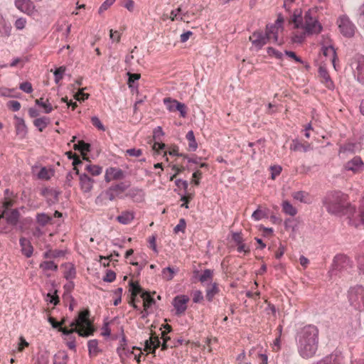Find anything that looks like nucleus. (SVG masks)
Masks as SVG:
<instances>
[{"mask_svg":"<svg viewBox=\"0 0 364 364\" xmlns=\"http://www.w3.org/2000/svg\"><path fill=\"white\" fill-rule=\"evenodd\" d=\"M19 88L26 93H31L33 92L32 85L29 82H24L21 83Z\"/></svg>","mask_w":364,"mask_h":364,"instance_id":"57","label":"nucleus"},{"mask_svg":"<svg viewBox=\"0 0 364 364\" xmlns=\"http://www.w3.org/2000/svg\"><path fill=\"white\" fill-rule=\"evenodd\" d=\"M206 294L205 297L209 301H211L214 296L218 294L219 287L217 283H210L209 284L205 290Z\"/></svg>","mask_w":364,"mask_h":364,"instance_id":"29","label":"nucleus"},{"mask_svg":"<svg viewBox=\"0 0 364 364\" xmlns=\"http://www.w3.org/2000/svg\"><path fill=\"white\" fill-rule=\"evenodd\" d=\"M161 346V341L158 336L151 334L149 340L145 341L144 350L152 349L151 353H155L156 349Z\"/></svg>","mask_w":364,"mask_h":364,"instance_id":"24","label":"nucleus"},{"mask_svg":"<svg viewBox=\"0 0 364 364\" xmlns=\"http://www.w3.org/2000/svg\"><path fill=\"white\" fill-rule=\"evenodd\" d=\"M333 267L338 271L348 270L352 267V262L345 255H338L333 259Z\"/></svg>","mask_w":364,"mask_h":364,"instance_id":"14","label":"nucleus"},{"mask_svg":"<svg viewBox=\"0 0 364 364\" xmlns=\"http://www.w3.org/2000/svg\"><path fill=\"white\" fill-rule=\"evenodd\" d=\"M321 48L334 47L331 39L327 36H322L320 41Z\"/></svg>","mask_w":364,"mask_h":364,"instance_id":"47","label":"nucleus"},{"mask_svg":"<svg viewBox=\"0 0 364 364\" xmlns=\"http://www.w3.org/2000/svg\"><path fill=\"white\" fill-rule=\"evenodd\" d=\"M271 170V178L274 180L277 176H278L282 171V167L278 165H274L270 167Z\"/></svg>","mask_w":364,"mask_h":364,"instance_id":"55","label":"nucleus"},{"mask_svg":"<svg viewBox=\"0 0 364 364\" xmlns=\"http://www.w3.org/2000/svg\"><path fill=\"white\" fill-rule=\"evenodd\" d=\"M90 147V145L87 143H85L83 141H78V143L77 144L74 145L75 149H77V150L80 151L82 154H84V153L85 151H89Z\"/></svg>","mask_w":364,"mask_h":364,"instance_id":"43","label":"nucleus"},{"mask_svg":"<svg viewBox=\"0 0 364 364\" xmlns=\"http://www.w3.org/2000/svg\"><path fill=\"white\" fill-rule=\"evenodd\" d=\"M318 77L321 82L328 89H333L334 87L333 82L332 81L328 72L323 66H320L318 69Z\"/></svg>","mask_w":364,"mask_h":364,"instance_id":"19","label":"nucleus"},{"mask_svg":"<svg viewBox=\"0 0 364 364\" xmlns=\"http://www.w3.org/2000/svg\"><path fill=\"white\" fill-rule=\"evenodd\" d=\"M16 122L15 124L16 132L18 135L24 136L26 134V126L22 118L15 117Z\"/></svg>","mask_w":364,"mask_h":364,"instance_id":"33","label":"nucleus"},{"mask_svg":"<svg viewBox=\"0 0 364 364\" xmlns=\"http://www.w3.org/2000/svg\"><path fill=\"white\" fill-rule=\"evenodd\" d=\"M282 211L290 216H294L297 214V209L292 205L288 200H284L282 203Z\"/></svg>","mask_w":364,"mask_h":364,"instance_id":"31","label":"nucleus"},{"mask_svg":"<svg viewBox=\"0 0 364 364\" xmlns=\"http://www.w3.org/2000/svg\"><path fill=\"white\" fill-rule=\"evenodd\" d=\"M361 148L362 144L360 142L349 141L340 147L339 152L355 153L357 151H359L361 149Z\"/></svg>","mask_w":364,"mask_h":364,"instance_id":"21","label":"nucleus"},{"mask_svg":"<svg viewBox=\"0 0 364 364\" xmlns=\"http://www.w3.org/2000/svg\"><path fill=\"white\" fill-rule=\"evenodd\" d=\"M115 1L116 0H106L99 8L98 13L102 14L103 12L107 11L115 2Z\"/></svg>","mask_w":364,"mask_h":364,"instance_id":"52","label":"nucleus"},{"mask_svg":"<svg viewBox=\"0 0 364 364\" xmlns=\"http://www.w3.org/2000/svg\"><path fill=\"white\" fill-rule=\"evenodd\" d=\"M50 122V119L47 117H42L37 118L33 121V124L36 127L40 132H43V129L48 126Z\"/></svg>","mask_w":364,"mask_h":364,"instance_id":"37","label":"nucleus"},{"mask_svg":"<svg viewBox=\"0 0 364 364\" xmlns=\"http://www.w3.org/2000/svg\"><path fill=\"white\" fill-rule=\"evenodd\" d=\"M136 350H134L133 348L132 350H129L127 345L126 338L124 337H123L120 341V345L117 349V353L122 363H124V359L126 358H129L131 355L134 356V354L136 353Z\"/></svg>","mask_w":364,"mask_h":364,"instance_id":"17","label":"nucleus"},{"mask_svg":"<svg viewBox=\"0 0 364 364\" xmlns=\"http://www.w3.org/2000/svg\"><path fill=\"white\" fill-rule=\"evenodd\" d=\"M283 18L279 16L273 24L267 26L265 34L269 42L277 43L278 44L282 43V41L280 40V36L283 32Z\"/></svg>","mask_w":364,"mask_h":364,"instance_id":"5","label":"nucleus"},{"mask_svg":"<svg viewBox=\"0 0 364 364\" xmlns=\"http://www.w3.org/2000/svg\"><path fill=\"white\" fill-rule=\"evenodd\" d=\"M189 298L186 295L176 296L173 301V306L176 310V314L181 316L185 313L187 309V304Z\"/></svg>","mask_w":364,"mask_h":364,"instance_id":"15","label":"nucleus"},{"mask_svg":"<svg viewBox=\"0 0 364 364\" xmlns=\"http://www.w3.org/2000/svg\"><path fill=\"white\" fill-rule=\"evenodd\" d=\"M186 138L188 141V150L191 151H194L198 148V144L196 142L194 133L192 130L188 132L186 135Z\"/></svg>","mask_w":364,"mask_h":364,"instance_id":"32","label":"nucleus"},{"mask_svg":"<svg viewBox=\"0 0 364 364\" xmlns=\"http://www.w3.org/2000/svg\"><path fill=\"white\" fill-rule=\"evenodd\" d=\"M124 177L123 171L118 168H109L106 170L105 180L106 182H110L113 180L122 179Z\"/></svg>","mask_w":364,"mask_h":364,"instance_id":"18","label":"nucleus"},{"mask_svg":"<svg viewBox=\"0 0 364 364\" xmlns=\"http://www.w3.org/2000/svg\"><path fill=\"white\" fill-rule=\"evenodd\" d=\"M163 277L165 279L171 280L174 276V271L171 267H166L162 271Z\"/></svg>","mask_w":364,"mask_h":364,"instance_id":"51","label":"nucleus"},{"mask_svg":"<svg viewBox=\"0 0 364 364\" xmlns=\"http://www.w3.org/2000/svg\"><path fill=\"white\" fill-rule=\"evenodd\" d=\"M267 53L269 56L274 57L275 58L277 59H282L283 56L282 53L279 52V50L272 47H269L267 48Z\"/></svg>","mask_w":364,"mask_h":364,"instance_id":"56","label":"nucleus"},{"mask_svg":"<svg viewBox=\"0 0 364 364\" xmlns=\"http://www.w3.org/2000/svg\"><path fill=\"white\" fill-rule=\"evenodd\" d=\"M91 122L93 126L97 127L100 130H105V127L97 117H92L91 118Z\"/></svg>","mask_w":364,"mask_h":364,"instance_id":"61","label":"nucleus"},{"mask_svg":"<svg viewBox=\"0 0 364 364\" xmlns=\"http://www.w3.org/2000/svg\"><path fill=\"white\" fill-rule=\"evenodd\" d=\"M141 298L143 300L144 310L146 311L147 309L154 304V299L147 291L142 293Z\"/></svg>","mask_w":364,"mask_h":364,"instance_id":"36","label":"nucleus"},{"mask_svg":"<svg viewBox=\"0 0 364 364\" xmlns=\"http://www.w3.org/2000/svg\"><path fill=\"white\" fill-rule=\"evenodd\" d=\"M290 149L294 151L306 152L311 149V146L308 142L301 143L299 141H293L290 145Z\"/></svg>","mask_w":364,"mask_h":364,"instance_id":"27","label":"nucleus"},{"mask_svg":"<svg viewBox=\"0 0 364 364\" xmlns=\"http://www.w3.org/2000/svg\"><path fill=\"white\" fill-rule=\"evenodd\" d=\"M358 21L364 26V4L361 5L358 10Z\"/></svg>","mask_w":364,"mask_h":364,"instance_id":"64","label":"nucleus"},{"mask_svg":"<svg viewBox=\"0 0 364 364\" xmlns=\"http://www.w3.org/2000/svg\"><path fill=\"white\" fill-rule=\"evenodd\" d=\"M93 183L94 180L89 177L87 174L83 173L80 176V184L83 192H90L92 189Z\"/></svg>","mask_w":364,"mask_h":364,"instance_id":"22","label":"nucleus"},{"mask_svg":"<svg viewBox=\"0 0 364 364\" xmlns=\"http://www.w3.org/2000/svg\"><path fill=\"white\" fill-rule=\"evenodd\" d=\"M163 102L169 112H174L178 111L181 117L185 118L186 117L188 109L185 104L171 97H165L163 100Z\"/></svg>","mask_w":364,"mask_h":364,"instance_id":"8","label":"nucleus"},{"mask_svg":"<svg viewBox=\"0 0 364 364\" xmlns=\"http://www.w3.org/2000/svg\"><path fill=\"white\" fill-rule=\"evenodd\" d=\"M65 72V67L64 66H60L55 70L54 75L55 83L58 84L63 79Z\"/></svg>","mask_w":364,"mask_h":364,"instance_id":"45","label":"nucleus"},{"mask_svg":"<svg viewBox=\"0 0 364 364\" xmlns=\"http://www.w3.org/2000/svg\"><path fill=\"white\" fill-rule=\"evenodd\" d=\"M321 53L323 56L328 58L331 62L334 69L337 70L336 60H338L337 54L334 47L321 48Z\"/></svg>","mask_w":364,"mask_h":364,"instance_id":"23","label":"nucleus"},{"mask_svg":"<svg viewBox=\"0 0 364 364\" xmlns=\"http://www.w3.org/2000/svg\"><path fill=\"white\" fill-rule=\"evenodd\" d=\"M344 168L354 174L360 173L364 170V161L360 156H355L345 164Z\"/></svg>","mask_w":364,"mask_h":364,"instance_id":"11","label":"nucleus"},{"mask_svg":"<svg viewBox=\"0 0 364 364\" xmlns=\"http://www.w3.org/2000/svg\"><path fill=\"white\" fill-rule=\"evenodd\" d=\"M193 301L194 303H199L203 300V293L200 290H196L192 294Z\"/></svg>","mask_w":364,"mask_h":364,"instance_id":"59","label":"nucleus"},{"mask_svg":"<svg viewBox=\"0 0 364 364\" xmlns=\"http://www.w3.org/2000/svg\"><path fill=\"white\" fill-rule=\"evenodd\" d=\"M20 245L23 255H24L28 258L31 257L33 251V248L31 244V242L25 237H21L20 239Z\"/></svg>","mask_w":364,"mask_h":364,"instance_id":"25","label":"nucleus"},{"mask_svg":"<svg viewBox=\"0 0 364 364\" xmlns=\"http://www.w3.org/2000/svg\"><path fill=\"white\" fill-rule=\"evenodd\" d=\"M266 217H267L266 212L261 210L259 208L254 211L252 215V218L255 221H258Z\"/></svg>","mask_w":364,"mask_h":364,"instance_id":"44","label":"nucleus"},{"mask_svg":"<svg viewBox=\"0 0 364 364\" xmlns=\"http://www.w3.org/2000/svg\"><path fill=\"white\" fill-rule=\"evenodd\" d=\"M71 328L63 327L60 326L58 329L65 335H70L74 332H77L79 336L82 337H88L93 334L95 328L90 320L89 310H85L80 312L78 317L70 324Z\"/></svg>","mask_w":364,"mask_h":364,"instance_id":"3","label":"nucleus"},{"mask_svg":"<svg viewBox=\"0 0 364 364\" xmlns=\"http://www.w3.org/2000/svg\"><path fill=\"white\" fill-rule=\"evenodd\" d=\"M327 210L331 214L342 213L347 207V196L341 192L328 194L324 200Z\"/></svg>","mask_w":364,"mask_h":364,"instance_id":"4","label":"nucleus"},{"mask_svg":"<svg viewBox=\"0 0 364 364\" xmlns=\"http://www.w3.org/2000/svg\"><path fill=\"white\" fill-rule=\"evenodd\" d=\"M131 300L129 301V304L132 305L134 309H137V306L136 304V302L138 301V299H136L137 296L140 294L141 295L142 293H144L145 291H143V289L139 285L138 283L131 282Z\"/></svg>","mask_w":364,"mask_h":364,"instance_id":"20","label":"nucleus"},{"mask_svg":"<svg viewBox=\"0 0 364 364\" xmlns=\"http://www.w3.org/2000/svg\"><path fill=\"white\" fill-rule=\"evenodd\" d=\"M40 268L42 269L43 271H57L58 264H56L53 261H44L40 264Z\"/></svg>","mask_w":364,"mask_h":364,"instance_id":"40","label":"nucleus"},{"mask_svg":"<svg viewBox=\"0 0 364 364\" xmlns=\"http://www.w3.org/2000/svg\"><path fill=\"white\" fill-rule=\"evenodd\" d=\"M7 106L14 112L18 111L21 108V104L18 101H9Z\"/></svg>","mask_w":364,"mask_h":364,"instance_id":"63","label":"nucleus"},{"mask_svg":"<svg viewBox=\"0 0 364 364\" xmlns=\"http://www.w3.org/2000/svg\"><path fill=\"white\" fill-rule=\"evenodd\" d=\"M85 170L90 175L93 176H97L102 173V167L97 165L91 164L89 163L85 165Z\"/></svg>","mask_w":364,"mask_h":364,"instance_id":"34","label":"nucleus"},{"mask_svg":"<svg viewBox=\"0 0 364 364\" xmlns=\"http://www.w3.org/2000/svg\"><path fill=\"white\" fill-rule=\"evenodd\" d=\"M134 218V214L132 211H124L117 217V220L124 225L129 224Z\"/></svg>","mask_w":364,"mask_h":364,"instance_id":"28","label":"nucleus"},{"mask_svg":"<svg viewBox=\"0 0 364 364\" xmlns=\"http://www.w3.org/2000/svg\"><path fill=\"white\" fill-rule=\"evenodd\" d=\"M294 219L292 218H287L284 221V226L286 230H291L292 232H295L296 229V225H292L294 222Z\"/></svg>","mask_w":364,"mask_h":364,"instance_id":"62","label":"nucleus"},{"mask_svg":"<svg viewBox=\"0 0 364 364\" xmlns=\"http://www.w3.org/2000/svg\"><path fill=\"white\" fill-rule=\"evenodd\" d=\"M68 157L70 159L71 158H73V165L74 166V170H75L76 171V174H79V170L77 169V166L82 164V161L80 160V159L79 158L78 156L74 154L73 156H72V152H69L68 153Z\"/></svg>","mask_w":364,"mask_h":364,"instance_id":"54","label":"nucleus"},{"mask_svg":"<svg viewBox=\"0 0 364 364\" xmlns=\"http://www.w3.org/2000/svg\"><path fill=\"white\" fill-rule=\"evenodd\" d=\"M52 220V217L46 213H38L36 215V220L38 224L44 226L49 223Z\"/></svg>","mask_w":364,"mask_h":364,"instance_id":"39","label":"nucleus"},{"mask_svg":"<svg viewBox=\"0 0 364 364\" xmlns=\"http://www.w3.org/2000/svg\"><path fill=\"white\" fill-rule=\"evenodd\" d=\"M89 354L91 356H97L100 352L98 341L96 339L90 340L87 343Z\"/></svg>","mask_w":364,"mask_h":364,"instance_id":"38","label":"nucleus"},{"mask_svg":"<svg viewBox=\"0 0 364 364\" xmlns=\"http://www.w3.org/2000/svg\"><path fill=\"white\" fill-rule=\"evenodd\" d=\"M350 66L358 81L364 83V55H355L351 60Z\"/></svg>","mask_w":364,"mask_h":364,"instance_id":"7","label":"nucleus"},{"mask_svg":"<svg viewBox=\"0 0 364 364\" xmlns=\"http://www.w3.org/2000/svg\"><path fill=\"white\" fill-rule=\"evenodd\" d=\"M161 338L163 339V343L161 344V350H166L168 347H172L168 342L170 340V337L167 336L166 331H163L161 332Z\"/></svg>","mask_w":364,"mask_h":364,"instance_id":"53","label":"nucleus"},{"mask_svg":"<svg viewBox=\"0 0 364 364\" xmlns=\"http://www.w3.org/2000/svg\"><path fill=\"white\" fill-rule=\"evenodd\" d=\"M213 272L210 269H205L203 272L200 276L199 280L200 282L203 283L206 281L210 280L213 278Z\"/></svg>","mask_w":364,"mask_h":364,"instance_id":"46","label":"nucleus"},{"mask_svg":"<svg viewBox=\"0 0 364 364\" xmlns=\"http://www.w3.org/2000/svg\"><path fill=\"white\" fill-rule=\"evenodd\" d=\"M349 220L351 225L364 228V197L360 201L358 210H355L349 217Z\"/></svg>","mask_w":364,"mask_h":364,"instance_id":"9","label":"nucleus"},{"mask_svg":"<svg viewBox=\"0 0 364 364\" xmlns=\"http://www.w3.org/2000/svg\"><path fill=\"white\" fill-rule=\"evenodd\" d=\"M144 196V194L143 190L139 188H133L130 189L127 193V196L136 199V200H142Z\"/></svg>","mask_w":364,"mask_h":364,"instance_id":"35","label":"nucleus"},{"mask_svg":"<svg viewBox=\"0 0 364 364\" xmlns=\"http://www.w3.org/2000/svg\"><path fill=\"white\" fill-rule=\"evenodd\" d=\"M15 6L20 11L32 15L36 11V6L31 0H15Z\"/></svg>","mask_w":364,"mask_h":364,"instance_id":"16","label":"nucleus"},{"mask_svg":"<svg viewBox=\"0 0 364 364\" xmlns=\"http://www.w3.org/2000/svg\"><path fill=\"white\" fill-rule=\"evenodd\" d=\"M189 16L188 12L183 14H181V9L178 7L176 10H173L170 14V18L172 21L176 20H181L182 21H186V18Z\"/></svg>","mask_w":364,"mask_h":364,"instance_id":"30","label":"nucleus"},{"mask_svg":"<svg viewBox=\"0 0 364 364\" xmlns=\"http://www.w3.org/2000/svg\"><path fill=\"white\" fill-rule=\"evenodd\" d=\"M252 45L257 50L261 49L267 43L269 42L265 33L262 31H255L249 38Z\"/></svg>","mask_w":364,"mask_h":364,"instance_id":"13","label":"nucleus"},{"mask_svg":"<svg viewBox=\"0 0 364 364\" xmlns=\"http://www.w3.org/2000/svg\"><path fill=\"white\" fill-rule=\"evenodd\" d=\"M318 328L312 324L304 326L297 333L298 351L304 358L314 356L318 346Z\"/></svg>","mask_w":364,"mask_h":364,"instance_id":"2","label":"nucleus"},{"mask_svg":"<svg viewBox=\"0 0 364 364\" xmlns=\"http://www.w3.org/2000/svg\"><path fill=\"white\" fill-rule=\"evenodd\" d=\"M357 260L358 269L364 274V250L358 257Z\"/></svg>","mask_w":364,"mask_h":364,"instance_id":"60","label":"nucleus"},{"mask_svg":"<svg viewBox=\"0 0 364 364\" xmlns=\"http://www.w3.org/2000/svg\"><path fill=\"white\" fill-rule=\"evenodd\" d=\"M292 198L301 203L309 204L312 202L311 196L305 191H297L294 192L291 195Z\"/></svg>","mask_w":364,"mask_h":364,"instance_id":"26","label":"nucleus"},{"mask_svg":"<svg viewBox=\"0 0 364 364\" xmlns=\"http://www.w3.org/2000/svg\"><path fill=\"white\" fill-rule=\"evenodd\" d=\"M61 252L56 250H48L43 254V257L46 259H52L58 257L60 255Z\"/></svg>","mask_w":364,"mask_h":364,"instance_id":"58","label":"nucleus"},{"mask_svg":"<svg viewBox=\"0 0 364 364\" xmlns=\"http://www.w3.org/2000/svg\"><path fill=\"white\" fill-rule=\"evenodd\" d=\"M294 31L292 35L294 43H301L307 36L317 34L321 32L322 26L317 19L316 11L309 9L304 17L294 15L293 19Z\"/></svg>","mask_w":364,"mask_h":364,"instance_id":"1","label":"nucleus"},{"mask_svg":"<svg viewBox=\"0 0 364 364\" xmlns=\"http://www.w3.org/2000/svg\"><path fill=\"white\" fill-rule=\"evenodd\" d=\"M186 227V220L183 218L179 220L178 225L174 228L173 231L176 234L179 232H184Z\"/></svg>","mask_w":364,"mask_h":364,"instance_id":"50","label":"nucleus"},{"mask_svg":"<svg viewBox=\"0 0 364 364\" xmlns=\"http://www.w3.org/2000/svg\"><path fill=\"white\" fill-rule=\"evenodd\" d=\"M15 91V89H10L4 87H0V96L1 97H16L13 95V92Z\"/></svg>","mask_w":364,"mask_h":364,"instance_id":"49","label":"nucleus"},{"mask_svg":"<svg viewBox=\"0 0 364 364\" xmlns=\"http://www.w3.org/2000/svg\"><path fill=\"white\" fill-rule=\"evenodd\" d=\"M75 269L73 265L69 264L68 269L64 273V277L66 279H73L75 277Z\"/></svg>","mask_w":364,"mask_h":364,"instance_id":"48","label":"nucleus"},{"mask_svg":"<svg viewBox=\"0 0 364 364\" xmlns=\"http://www.w3.org/2000/svg\"><path fill=\"white\" fill-rule=\"evenodd\" d=\"M129 184L124 182H120L116 184L112 185L107 191L106 193L110 200H114L117 197H120L121 195L127 191Z\"/></svg>","mask_w":364,"mask_h":364,"instance_id":"12","label":"nucleus"},{"mask_svg":"<svg viewBox=\"0 0 364 364\" xmlns=\"http://www.w3.org/2000/svg\"><path fill=\"white\" fill-rule=\"evenodd\" d=\"M341 33L346 37H352L355 31V26L346 16H341L338 20Z\"/></svg>","mask_w":364,"mask_h":364,"instance_id":"10","label":"nucleus"},{"mask_svg":"<svg viewBox=\"0 0 364 364\" xmlns=\"http://www.w3.org/2000/svg\"><path fill=\"white\" fill-rule=\"evenodd\" d=\"M350 304L359 311H364V287L355 286L350 288L348 292Z\"/></svg>","mask_w":364,"mask_h":364,"instance_id":"6","label":"nucleus"},{"mask_svg":"<svg viewBox=\"0 0 364 364\" xmlns=\"http://www.w3.org/2000/svg\"><path fill=\"white\" fill-rule=\"evenodd\" d=\"M11 26L9 23L2 21L0 23V34L1 36L8 37L10 36Z\"/></svg>","mask_w":364,"mask_h":364,"instance_id":"41","label":"nucleus"},{"mask_svg":"<svg viewBox=\"0 0 364 364\" xmlns=\"http://www.w3.org/2000/svg\"><path fill=\"white\" fill-rule=\"evenodd\" d=\"M53 176V171L50 169H47L46 167L41 168L40 170L38 177L40 179L48 180Z\"/></svg>","mask_w":364,"mask_h":364,"instance_id":"42","label":"nucleus"}]
</instances>
